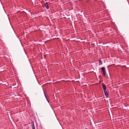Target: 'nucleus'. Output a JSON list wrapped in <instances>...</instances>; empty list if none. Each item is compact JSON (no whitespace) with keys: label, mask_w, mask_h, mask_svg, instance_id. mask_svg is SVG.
<instances>
[{"label":"nucleus","mask_w":129,"mask_h":129,"mask_svg":"<svg viewBox=\"0 0 129 129\" xmlns=\"http://www.w3.org/2000/svg\"><path fill=\"white\" fill-rule=\"evenodd\" d=\"M101 69L102 71L103 76H106V72L105 71V68L104 67H102Z\"/></svg>","instance_id":"3"},{"label":"nucleus","mask_w":129,"mask_h":129,"mask_svg":"<svg viewBox=\"0 0 129 129\" xmlns=\"http://www.w3.org/2000/svg\"><path fill=\"white\" fill-rule=\"evenodd\" d=\"M85 129H88L87 128H86Z\"/></svg>","instance_id":"7"},{"label":"nucleus","mask_w":129,"mask_h":129,"mask_svg":"<svg viewBox=\"0 0 129 129\" xmlns=\"http://www.w3.org/2000/svg\"><path fill=\"white\" fill-rule=\"evenodd\" d=\"M31 126L32 129H35L34 124V122L33 121H32L31 122Z\"/></svg>","instance_id":"4"},{"label":"nucleus","mask_w":129,"mask_h":129,"mask_svg":"<svg viewBox=\"0 0 129 129\" xmlns=\"http://www.w3.org/2000/svg\"><path fill=\"white\" fill-rule=\"evenodd\" d=\"M44 93L46 99L47 100L48 102L49 103L50 102V99L49 98V96L47 94H46L44 92Z\"/></svg>","instance_id":"2"},{"label":"nucleus","mask_w":129,"mask_h":129,"mask_svg":"<svg viewBox=\"0 0 129 129\" xmlns=\"http://www.w3.org/2000/svg\"><path fill=\"white\" fill-rule=\"evenodd\" d=\"M45 6L46 8L47 9H48L49 8V7L48 4V3L47 2H46L45 4Z\"/></svg>","instance_id":"5"},{"label":"nucleus","mask_w":129,"mask_h":129,"mask_svg":"<svg viewBox=\"0 0 129 129\" xmlns=\"http://www.w3.org/2000/svg\"><path fill=\"white\" fill-rule=\"evenodd\" d=\"M99 65H101L102 64V63L101 62V60L100 59H99Z\"/></svg>","instance_id":"6"},{"label":"nucleus","mask_w":129,"mask_h":129,"mask_svg":"<svg viewBox=\"0 0 129 129\" xmlns=\"http://www.w3.org/2000/svg\"><path fill=\"white\" fill-rule=\"evenodd\" d=\"M102 87L104 90V92L105 96H106L107 98H108V92L106 90V86L105 85H102Z\"/></svg>","instance_id":"1"}]
</instances>
